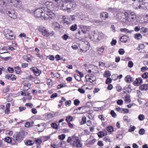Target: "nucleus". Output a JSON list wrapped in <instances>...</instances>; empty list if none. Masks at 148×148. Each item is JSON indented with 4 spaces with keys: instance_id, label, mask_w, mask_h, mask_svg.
<instances>
[{
    "instance_id": "1",
    "label": "nucleus",
    "mask_w": 148,
    "mask_h": 148,
    "mask_svg": "<svg viewBox=\"0 0 148 148\" xmlns=\"http://www.w3.org/2000/svg\"><path fill=\"white\" fill-rule=\"evenodd\" d=\"M123 15L125 16L123 18L119 17L117 20L122 21L124 23H127L128 22H133L136 18V15L135 13L133 12H125ZM122 14H119L118 16L121 17L123 16Z\"/></svg>"
},
{
    "instance_id": "2",
    "label": "nucleus",
    "mask_w": 148,
    "mask_h": 148,
    "mask_svg": "<svg viewBox=\"0 0 148 148\" xmlns=\"http://www.w3.org/2000/svg\"><path fill=\"white\" fill-rule=\"evenodd\" d=\"M24 136V134L22 132H20L17 133L16 134L13 136V145H16L21 141L23 140Z\"/></svg>"
},
{
    "instance_id": "3",
    "label": "nucleus",
    "mask_w": 148,
    "mask_h": 148,
    "mask_svg": "<svg viewBox=\"0 0 148 148\" xmlns=\"http://www.w3.org/2000/svg\"><path fill=\"white\" fill-rule=\"evenodd\" d=\"M3 33L5 37L7 40H14L15 38V36L14 35L11 30L9 29H5L4 30Z\"/></svg>"
},
{
    "instance_id": "4",
    "label": "nucleus",
    "mask_w": 148,
    "mask_h": 148,
    "mask_svg": "<svg viewBox=\"0 0 148 148\" xmlns=\"http://www.w3.org/2000/svg\"><path fill=\"white\" fill-rule=\"evenodd\" d=\"M45 10L52 11H54L56 7L54 5V4L51 2L47 1L45 3Z\"/></svg>"
},
{
    "instance_id": "5",
    "label": "nucleus",
    "mask_w": 148,
    "mask_h": 148,
    "mask_svg": "<svg viewBox=\"0 0 148 148\" xmlns=\"http://www.w3.org/2000/svg\"><path fill=\"white\" fill-rule=\"evenodd\" d=\"M55 14L52 11L45 10L43 17L45 20L53 19L55 18Z\"/></svg>"
},
{
    "instance_id": "6",
    "label": "nucleus",
    "mask_w": 148,
    "mask_h": 148,
    "mask_svg": "<svg viewBox=\"0 0 148 148\" xmlns=\"http://www.w3.org/2000/svg\"><path fill=\"white\" fill-rule=\"evenodd\" d=\"M38 30L43 36L46 37H48L49 32L44 27L42 26H40L38 28Z\"/></svg>"
},
{
    "instance_id": "7",
    "label": "nucleus",
    "mask_w": 148,
    "mask_h": 148,
    "mask_svg": "<svg viewBox=\"0 0 148 148\" xmlns=\"http://www.w3.org/2000/svg\"><path fill=\"white\" fill-rule=\"evenodd\" d=\"M73 146L76 147H81L82 146V144L81 143L80 140L77 137H75L74 139H73Z\"/></svg>"
},
{
    "instance_id": "8",
    "label": "nucleus",
    "mask_w": 148,
    "mask_h": 148,
    "mask_svg": "<svg viewBox=\"0 0 148 148\" xmlns=\"http://www.w3.org/2000/svg\"><path fill=\"white\" fill-rule=\"evenodd\" d=\"M43 13L42 9L38 8L34 11V15L36 18H39L44 16V15H43Z\"/></svg>"
},
{
    "instance_id": "9",
    "label": "nucleus",
    "mask_w": 148,
    "mask_h": 148,
    "mask_svg": "<svg viewBox=\"0 0 148 148\" xmlns=\"http://www.w3.org/2000/svg\"><path fill=\"white\" fill-rule=\"evenodd\" d=\"M23 84L24 85L23 87V90H27L30 88L31 84L28 81H25L23 82Z\"/></svg>"
},
{
    "instance_id": "10",
    "label": "nucleus",
    "mask_w": 148,
    "mask_h": 148,
    "mask_svg": "<svg viewBox=\"0 0 148 148\" xmlns=\"http://www.w3.org/2000/svg\"><path fill=\"white\" fill-rule=\"evenodd\" d=\"M30 70L32 71L36 76H38L41 73L40 71L38 70L37 68L35 67H33L31 68Z\"/></svg>"
},
{
    "instance_id": "11",
    "label": "nucleus",
    "mask_w": 148,
    "mask_h": 148,
    "mask_svg": "<svg viewBox=\"0 0 148 148\" xmlns=\"http://www.w3.org/2000/svg\"><path fill=\"white\" fill-rule=\"evenodd\" d=\"M69 2L66 1H62V2H60L59 5L62 10H67V4H68Z\"/></svg>"
},
{
    "instance_id": "12",
    "label": "nucleus",
    "mask_w": 148,
    "mask_h": 148,
    "mask_svg": "<svg viewBox=\"0 0 148 148\" xmlns=\"http://www.w3.org/2000/svg\"><path fill=\"white\" fill-rule=\"evenodd\" d=\"M85 78L87 82L88 81V80L91 83H93L96 79V77L95 76H89L88 75H86L85 76Z\"/></svg>"
},
{
    "instance_id": "13",
    "label": "nucleus",
    "mask_w": 148,
    "mask_h": 148,
    "mask_svg": "<svg viewBox=\"0 0 148 148\" xmlns=\"http://www.w3.org/2000/svg\"><path fill=\"white\" fill-rule=\"evenodd\" d=\"M138 7L140 9L148 10V3L144 2V3L140 4Z\"/></svg>"
},
{
    "instance_id": "14",
    "label": "nucleus",
    "mask_w": 148,
    "mask_h": 148,
    "mask_svg": "<svg viewBox=\"0 0 148 148\" xmlns=\"http://www.w3.org/2000/svg\"><path fill=\"white\" fill-rule=\"evenodd\" d=\"M82 31L83 34H85L89 31V28L88 26L85 25H82L80 27Z\"/></svg>"
},
{
    "instance_id": "15",
    "label": "nucleus",
    "mask_w": 148,
    "mask_h": 148,
    "mask_svg": "<svg viewBox=\"0 0 148 148\" xmlns=\"http://www.w3.org/2000/svg\"><path fill=\"white\" fill-rule=\"evenodd\" d=\"M115 109L116 110L121 113H122L123 111H124L125 112L127 113H128L129 112V110L126 109H122L119 106L116 107Z\"/></svg>"
},
{
    "instance_id": "16",
    "label": "nucleus",
    "mask_w": 148,
    "mask_h": 148,
    "mask_svg": "<svg viewBox=\"0 0 148 148\" xmlns=\"http://www.w3.org/2000/svg\"><path fill=\"white\" fill-rule=\"evenodd\" d=\"M20 1L19 0H14L11 3L12 5L15 7H19L20 6Z\"/></svg>"
},
{
    "instance_id": "17",
    "label": "nucleus",
    "mask_w": 148,
    "mask_h": 148,
    "mask_svg": "<svg viewBox=\"0 0 148 148\" xmlns=\"http://www.w3.org/2000/svg\"><path fill=\"white\" fill-rule=\"evenodd\" d=\"M101 18L103 20H105L108 17V14L106 12H102L100 13Z\"/></svg>"
},
{
    "instance_id": "18",
    "label": "nucleus",
    "mask_w": 148,
    "mask_h": 148,
    "mask_svg": "<svg viewBox=\"0 0 148 148\" xmlns=\"http://www.w3.org/2000/svg\"><path fill=\"white\" fill-rule=\"evenodd\" d=\"M7 13L9 14V16L12 18H16L15 11L14 10L8 11Z\"/></svg>"
},
{
    "instance_id": "19",
    "label": "nucleus",
    "mask_w": 148,
    "mask_h": 148,
    "mask_svg": "<svg viewBox=\"0 0 148 148\" xmlns=\"http://www.w3.org/2000/svg\"><path fill=\"white\" fill-rule=\"evenodd\" d=\"M8 47H4L0 49V53L2 54L4 53H7L8 52Z\"/></svg>"
},
{
    "instance_id": "20",
    "label": "nucleus",
    "mask_w": 148,
    "mask_h": 148,
    "mask_svg": "<svg viewBox=\"0 0 148 148\" xmlns=\"http://www.w3.org/2000/svg\"><path fill=\"white\" fill-rule=\"evenodd\" d=\"M139 89L141 90H148V84H143L140 86Z\"/></svg>"
},
{
    "instance_id": "21",
    "label": "nucleus",
    "mask_w": 148,
    "mask_h": 148,
    "mask_svg": "<svg viewBox=\"0 0 148 148\" xmlns=\"http://www.w3.org/2000/svg\"><path fill=\"white\" fill-rule=\"evenodd\" d=\"M142 82L143 80L142 78L141 77H139L136 79V80L134 82V83L135 85H139Z\"/></svg>"
},
{
    "instance_id": "22",
    "label": "nucleus",
    "mask_w": 148,
    "mask_h": 148,
    "mask_svg": "<svg viewBox=\"0 0 148 148\" xmlns=\"http://www.w3.org/2000/svg\"><path fill=\"white\" fill-rule=\"evenodd\" d=\"M23 58L27 62H30L32 61V58L29 55H25L23 56Z\"/></svg>"
},
{
    "instance_id": "23",
    "label": "nucleus",
    "mask_w": 148,
    "mask_h": 148,
    "mask_svg": "<svg viewBox=\"0 0 148 148\" xmlns=\"http://www.w3.org/2000/svg\"><path fill=\"white\" fill-rule=\"evenodd\" d=\"M125 79L126 82L128 83L133 82L134 80L133 78L128 75L125 77Z\"/></svg>"
},
{
    "instance_id": "24",
    "label": "nucleus",
    "mask_w": 148,
    "mask_h": 148,
    "mask_svg": "<svg viewBox=\"0 0 148 148\" xmlns=\"http://www.w3.org/2000/svg\"><path fill=\"white\" fill-rule=\"evenodd\" d=\"M36 126H37L39 127H40V128H37L38 132H41L43 130V129H44V124L43 123H42L40 124H39L36 125Z\"/></svg>"
},
{
    "instance_id": "25",
    "label": "nucleus",
    "mask_w": 148,
    "mask_h": 148,
    "mask_svg": "<svg viewBox=\"0 0 148 148\" xmlns=\"http://www.w3.org/2000/svg\"><path fill=\"white\" fill-rule=\"evenodd\" d=\"M129 38L125 36H122L120 38V40L122 42L125 43L127 40Z\"/></svg>"
},
{
    "instance_id": "26",
    "label": "nucleus",
    "mask_w": 148,
    "mask_h": 148,
    "mask_svg": "<svg viewBox=\"0 0 148 148\" xmlns=\"http://www.w3.org/2000/svg\"><path fill=\"white\" fill-rule=\"evenodd\" d=\"M86 106H84L83 107H79L76 109L77 110H81L80 112L81 113H85L87 112V111L86 110Z\"/></svg>"
},
{
    "instance_id": "27",
    "label": "nucleus",
    "mask_w": 148,
    "mask_h": 148,
    "mask_svg": "<svg viewBox=\"0 0 148 148\" xmlns=\"http://www.w3.org/2000/svg\"><path fill=\"white\" fill-rule=\"evenodd\" d=\"M5 141L8 143H11L12 144L14 145L12 143H13V139H12L9 137H7L5 138Z\"/></svg>"
},
{
    "instance_id": "28",
    "label": "nucleus",
    "mask_w": 148,
    "mask_h": 148,
    "mask_svg": "<svg viewBox=\"0 0 148 148\" xmlns=\"http://www.w3.org/2000/svg\"><path fill=\"white\" fill-rule=\"evenodd\" d=\"M130 96L129 95H126L125 97V101L126 103H130L131 101V100L130 98Z\"/></svg>"
},
{
    "instance_id": "29",
    "label": "nucleus",
    "mask_w": 148,
    "mask_h": 148,
    "mask_svg": "<svg viewBox=\"0 0 148 148\" xmlns=\"http://www.w3.org/2000/svg\"><path fill=\"white\" fill-rule=\"evenodd\" d=\"M121 32L126 33H131L134 31L133 30H129L126 28H121L120 29Z\"/></svg>"
},
{
    "instance_id": "30",
    "label": "nucleus",
    "mask_w": 148,
    "mask_h": 148,
    "mask_svg": "<svg viewBox=\"0 0 148 148\" xmlns=\"http://www.w3.org/2000/svg\"><path fill=\"white\" fill-rule=\"evenodd\" d=\"M75 1H74L73 0H72L71 1L69 2V4H70V6H71V9H72L73 10V8H75L76 6L75 3L73 2V1H75Z\"/></svg>"
},
{
    "instance_id": "31",
    "label": "nucleus",
    "mask_w": 148,
    "mask_h": 148,
    "mask_svg": "<svg viewBox=\"0 0 148 148\" xmlns=\"http://www.w3.org/2000/svg\"><path fill=\"white\" fill-rule=\"evenodd\" d=\"M134 36L135 38L137 40H140L142 38V35L139 33L135 34L134 35Z\"/></svg>"
},
{
    "instance_id": "32",
    "label": "nucleus",
    "mask_w": 148,
    "mask_h": 148,
    "mask_svg": "<svg viewBox=\"0 0 148 148\" xmlns=\"http://www.w3.org/2000/svg\"><path fill=\"white\" fill-rule=\"evenodd\" d=\"M77 29V26L76 24H75L72 25L70 27V29L73 31H74L76 30Z\"/></svg>"
},
{
    "instance_id": "33",
    "label": "nucleus",
    "mask_w": 148,
    "mask_h": 148,
    "mask_svg": "<svg viewBox=\"0 0 148 148\" xmlns=\"http://www.w3.org/2000/svg\"><path fill=\"white\" fill-rule=\"evenodd\" d=\"M104 49L105 48L103 47H102L100 48H98L97 51L98 52V53L100 54L103 52Z\"/></svg>"
},
{
    "instance_id": "34",
    "label": "nucleus",
    "mask_w": 148,
    "mask_h": 148,
    "mask_svg": "<svg viewBox=\"0 0 148 148\" xmlns=\"http://www.w3.org/2000/svg\"><path fill=\"white\" fill-rule=\"evenodd\" d=\"M111 75L109 71H106L104 73L103 76L106 77H108Z\"/></svg>"
},
{
    "instance_id": "35",
    "label": "nucleus",
    "mask_w": 148,
    "mask_h": 148,
    "mask_svg": "<svg viewBox=\"0 0 148 148\" xmlns=\"http://www.w3.org/2000/svg\"><path fill=\"white\" fill-rule=\"evenodd\" d=\"M63 23L67 24H70L71 23L69 18H63Z\"/></svg>"
},
{
    "instance_id": "36",
    "label": "nucleus",
    "mask_w": 148,
    "mask_h": 148,
    "mask_svg": "<svg viewBox=\"0 0 148 148\" xmlns=\"http://www.w3.org/2000/svg\"><path fill=\"white\" fill-rule=\"evenodd\" d=\"M34 143V142L33 141L29 140L26 142V144L28 145H32Z\"/></svg>"
},
{
    "instance_id": "37",
    "label": "nucleus",
    "mask_w": 148,
    "mask_h": 148,
    "mask_svg": "<svg viewBox=\"0 0 148 148\" xmlns=\"http://www.w3.org/2000/svg\"><path fill=\"white\" fill-rule=\"evenodd\" d=\"M140 32H143V33H145L147 31H148V30H147V28H145L143 27H141V28L140 29Z\"/></svg>"
},
{
    "instance_id": "38",
    "label": "nucleus",
    "mask_w": 148,
    "mask_h": 148,
    "mask_svg": "<svg viewBox=\"0 0 148 148\" xmlns=\"http://www.w3.org/2000/svg\"><path fill=\"white\" fill-rule=\"evenodd\" d=\"M86 118L85 116L83 117L82 119V121L80 122V124L83 125L86 122Z\"/></svg>"
},
{
    "instance_id": "39",
    "label": "nucleus",
    "mask_w": 148,
    "mask_h": 148,
    "mask_svg": "<svg viewBox=\"0 0 148 148\" xmlns=\"http://www.w3.org/2000/svg\"><path fill=\"white\" fill-rule=\"evenodd\" d=\"M51 126L53 129H57L58 128L57 125L55 123H52L51 124Z\"/></svg>"
},
{
    "instance_id": "40",
    "label": "nucleus",
    "mask_w": 148,
    "mask_h": 148,
    "mask_svg": "<svg viewBox=\"0 0 148 148\" xmlns=\"http://www.w3.org/2000/svg\"><path fill=\"white\" fill-rule=\"evenodd\" d=\"M104 37L103 34L102 33H99L98 35V39L99 40H100L103 38Z\"/></svg>"
},
{
    "instance_id": "41",
    "label": "nucleus",
    "mask_w": 148,
    "mask_h": 148,
    "mask_svg": "<svg viewBox=\"0 0 148 148\" xmlns=\"http://www.w3.org/2000/svg\"><path fill=\"white\" fill-rule=\"evenodd\" d=\"M74 76L75 79L77 80L80 81L81 80V79L80 77L77 74H75Z\"/></svg>"
},
{
    "instance_id": "42",
    "label": "nucleus",
    "mask_w": 148,
    "mask_h": 148,
    "mask_svg": "<svg viewBox=\"0 0 148 148\" xmlns=\"http://www.w3.org/2000/svg\"><path fill=\"white\" fill-rule=\"evenodd\" d=\"M107 130L110 132H111L113 131L114 129L113 127L112 126H108L106 128Z\"/></svg>"
},
{
    "instance_id": "43",
    "label": "nucleus",
    "mask_w": 148,
    "mask_h": 148,
    "mask_svg": "<svg viewBox=\"0 0 148 148\" xmlns=\"http://www.w3.org/2000/svg\"><path fill=\"white\" fill-rule=\"evenodd\" d=\"M80 103V102L78 99H75L74 101V103L75 106H78Z\"/></svg>"
},
{
    "instance_id": "44",
    "label": "nucleus",
    "mask_w": 148,
    "mask_h": 148,
    "mask_svg": "<svg viewBox=\"0 0 148 148\" xmlns=\"http://www.w3.org/2000/svg\"><path fill=\"white\" fill-rule=\"evenodd\" d=\"M142 77L144 79H146L148 77V73L145 72L142 75Z\"/></svg>"
},
{
    "instance_id": "45",
    "label": "nucleus",
    "mask_w": 148,
    "mask_h": 148,
    "mask_svg": "<svg viewBox=\"0 0 148 148\" xmlns=\"http://www.w3.org/2000/svg\"><path fill=\"white\" fill-rule=\"evenodd\" d=\"M86 107L90 108L92 107V102H88L86 103Z\"/></svg>"
},
{
    "instance_id": "46",
    "label": "nucleus",
    "mask_w": 148,
    "mask_h": 148,
    "mask_svg": "<svg viewBox=\"0 0 148 148\" xmlns=\"http://www.w3.org/2000/svg\"><path fill=\"white\" fill-rule=\"evenodd\" d=\"M138 119L140 121H142L145 119V116L143 114H140L138 116Z\"/></svg>"
},
{
    "instance_id": "47",
    "label": "nucleus",
    "mask_w": 148,
    "mask_h": 148,
    "mask_svg": "<svg viewBox=\"0 0 148 148\" xmlns=\"http://www.w3.org/2000/svg\"><path fill=\"white\" fill-rule=\"evenodd\" d=\"M15 69V71H16V73L17 74H18L20 72V68L18 66H16L14 68Z\"/></svg>"
},
{
    "instance_id": "48",
    "label": "nucleus",
    "mask_w": 148,
    "mask_h": 148,
    "mask_svg": "<svg viewBox=\"0 0 148 148\" xmlns=\"http://www.w3.org/2000/svg\"><path fill=\"white\" fill-rule=\"evenodd\" d=\"M119 53L121 55H123L125 53V51L123 49H120L119 50Z\"/></svg>"
},
{
    "instance_id": "49",
    "label": "nucleus",
    "mask_w": 148,
    "mask_h": 148,
    "mask_svg": "<svg viewBox=\"0 0 148 148\" xmlns=\"http://www.w3.org/2000/svg\"><path fill=\"white\" fill-rule=\"evenodd\" d=\"M75 136H72L71 137H69L68 138L67 140V142L68 143H69L71 141H73V139H74V138Z\"/></svg>"
},
{
    "instance_id": "50",
    "label": "nucleus",
    "mask_w": 148,
    "mask_h": 148,
    "mask_svg": "<svg viewBox=\"0 0 148 148\" xmlns=\"http://www.w3.org/2000/svg\"><path fill=\"white\" fill-rule=\"evenodd\" d=\"M123 101L122 99L118 100L116 102L117 104L119 105H122L123 104Z\"/></svg>"
},
{
    "instance_id": "51",
    "label": "nucleus",
    "mask_w": 148,
    "mask_h": 148,
    "mask_svg": "<svg viewBox=\"0 0 148 148\" xmlns=\"http://www.w3.org/2000/svg\"><path fill=\"white\" fill-rule=\"evenodd\" d=\"M145 130L143 128L140 129L139 131V133L140 134L143 135L145 134Z\"/></svg>"
},
{
    "instance_id": "52",
    "label": "nucleus",
    "mask_w": 148,
    "mask_h": 148,
    "mask_svg": "<svg viewBox=\"0 0 148 148\" xmlns=\"http://www.w3.org/2000/svg\"><path fill=\"white\" fill-rule=\"evenodd\" d=\"M105 135V134L102 132H99L98 134V136L99 137L101 138Z\"/></svg>"
},
{
    "instance_id": "53",
    "label": "nucleus",
    "mask_w": 148,
    "mask_h": 148,
    "mask_svg": "<svg viewBox=\"0 0 148 148\" xmlns=\"http://www.w3.org/2000/svg\"><path fill=\"white\" fill-rule=\"evenodd\" d=\"M47 84L49 86H51L52 85V82L51 79H48L47 82Z\"/></svg>"
},
{
    "instance_id": "54",
    "label": "nucleus",
    "mask_w": 148,
    "mask_h": 148,
    "mask_svg": "<svg viewBox=\"0 0 148 148\" xmlns=\"http://www.w3.org/2000/svg\"><path fill=\"white\" fill-rule=\"evenodd\" d=\"M65 135L64 134H62L58 136V138L61 140H64L65 138Z\"/></svg>"
},
{
    "instance_id": "55",
    "label": "nucleus",
    "mask_w": 148,
    "mask_h": 148,
    "mask_svg": "<svg viewBox=\"0 0 148 148\" xmlns=\"http://www.w3.org/2000/svg\"><path fill=\"white\" fill-rule=\"evenodd\" d=\"M96 141V139L93 138L92 140L88 141V144L90 145H92Z\"/></svg>"
},
{
    "instance_id": "56",
    "label": "nucleus",
    "mask_w": 148,
    "mask_h": 148,
    "mask_svg": "<svg viewBox=\"0 0 148 148\" xmlns=\"http://www.w3.org/2000/svg\"><path fill=\"white\" fill-rule=\"evenodd\" d=\"M10 79L12 80H15L16 78V77H15V75H13L12 74L10 75Z\"/></svg>"
},
{
    "instance_id": "57",
    "label": "nucleus",
    "mask_w": 148,
    "mask_h": 148,
    "mask_svg": "<svg viewBox=\"0 0 148 148\" xmlns=\"http://www.w3.org/2000/svg\"><path fill=\"white\" fill-rule=\"evenodd\" d=\"M112 82V79L110 78H108L106 81V83L107 84H109Z\"/></svg>"
},
{
    "instance_id": "58",
    "label": "nucleus",
    "mask_w": 148,
    "mask_h": 148,
    "mask_svg": "<svg viewBox=\"0 0 148 148\" xmlns=\"http://www.w3.org/2000/svg\"><path fill=\"white\" fill-rule=\"evenodd\" d=\"M110 114L112 115V116L113 117H115L116 116V113L113 110L111 111L110 112Z\"/></svg>"
},
{
    "instance_id": "59",
    "label": "nucleus",
    "mask_w": 148,
    "mask_h": 148,
    "mask_svg": "<svg viewBox=\"0 0 148 148\" xmlns=\"http://www.w3.org/2000/svg\"><path fill=\"white\" fill-rule=\"evenodd\" d=\"M133 63L132 61H129L128 63V66L130 68H132L133 66Z\"/></svg>"
},
{
    "instance_id": "60",
    "label": "nucleus",
    "mask_w": 148,
    "mask_h": 148,
    "mask_svg": "<svg viewBox=\"0 0 148 148\" xmlns=\"http://www.w3.org/2000/svg\"><path fill=\"white\" fill-rule=\"evenodd\" d=\"M116 40L112 39V41L111 42V44L112 46H114L116 45Z\"/></svg>"
},
{
    "instance_id": "61",
    "label": "nucleus",
    "mask_w": 148,
    "mask_h": 148,
    "mask_svg": "<svg viewBox=\"0 0 148 148\" xmlns=\"http://www.w3.org/2000/svg\"><path fill=\"white\" fill-rule=\"evenodd\" d=\"M72 119L73 118L72 116H69L66 117V120L67 121H72Z\"/></svg>"
},
{
    "instance_id": "62",
    "label": "nucleus",
    "mask_w": 148,
    "mask_h": 148,
    "mask_svg": "<svg viewBox=\"0 0 148 148\" xmlns=\"http://www.w3.org/2000/svg\"><path fill=\"white\" fill-rule=\"evenodd\" d=\"M136 128V127L135 126H133L132 127H131L129 129L128 131L130 132H132L134 131Z\"/></svg>"
},
{
    "instance_id": "63",
    "label": "nucleus",
    "mask_w": 148,
    "mask_h": 148,
    "mask_svg": "<svg viewBox=\"0 0 148 148\" xmlns=\"http://www.w3.org/2000/svg\"><path fill=\"white\" fill-rule=\"evenodd\" d=\"M62 38L64 40H66L67 39L69 38V37L67 35L65 34L63 36H62Z\"/></svg>"
},
{
    "instance_id": "64",
    "label": "nucleus",
    "mask_w": 148,
    "mask_h": 148,
    "mask_svg": "<svg viewBox=\"0 0 148 148\" xmlns=\"http://www.w3.org/2000/svg\"><path fill=\"white\" fill-rule=\"evenodd\" d=\"M34 77L32 75H30L27 77L26 79L29 80H31L34 79Z\"/></svg>"
}]
</instances>
